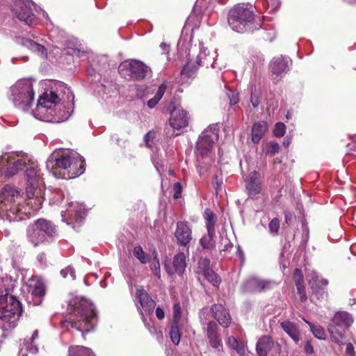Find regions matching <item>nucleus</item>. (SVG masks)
<instances>
[{
	"label": "nucleus",
	"mask_w": 356,
	"mask_h": 356,
	"mask_svg": "<svg viewBox=\"0 0 356 356\" xmlns=\"http://www.w3.org/2000/svg\"><path fill=\"white\" fill-rule=\"evenodd\" d=\"M170 113L169 124L173 129L172 136H178L180 131L188 124V116L186 111L181 107L175 106L173 102H170L167 108Z\"/></svg>",
	"instance_id": "nucleus-14"
},
{
	"label": "nucleus",
	"mask_w": 356,
	"mask_h": 356,
	"mask_svg": "<svg viewBox=\"0 0 356 356\" xmlns=\"http://www.w3.org/2000/svg\"><path fill=\"white\" fill-rule=\"evenodd\" d=\"M228 343L229 344H231L232 346H234L235 344L237 345L238 344V342L236 341V339L234 338V337H229L228 339Z\"/></svg>",
	"instance_id": "nucleus-62"
},
{
	"label": "nucleus",
	"mask_w": 356,
	"mask_h": 356,
	"mask_svg": "<svg viewBox=\"0 0 356 356\" xmlns=\"http://www.w3.org/2000/svg\"><path fill=\"white\" fill-rule=\"evenodd\" d=\"M31 156L23 154H5L0 157V170L5 177H12L25 169Z\"/></svg>",
	"instance_id": "nucleus-9"
},
{
	"label": "nucleus",
	"mask_w": 356,
	"mask_h": 356,
	"mask_svg": "<svg viewBox=\"0 0 356 356\" xmlns=\"http://www.w3.org/2000/svg\"><path fill=\"white\" fill-rule=\"evenodd\" d=\"M166 89L167 86L165 83L161 84L154 96L147 102L148 107L151 108H154L162 98Z\"/></svg>",
	"instance_id": "nucleus-34"
},
{
	"label": "nucleus",
	"mask_w": 356,
	"mask_h": 356,
	"mask_svg": "<svg viewBox=\"0 0 356 356\" xmlns=\"http://www.w3.org/2000/svg\"><path fill=\"white\" fill-rule=\"evenodd\" d=\"M284 217H285V221L287 224H290L292 219H293V215L290 212H284Z\"/></svg>",
	"instance_id": "nucleus-60"
},
{
	"label": "nucleus",
	"mask_w": 356,
	"mask_h": 356,
	"mask_svg": "<svg viewBox=\"0 0 356 356\" xmlns=\"http://www.w3.org/2000/svg\"><path fill=\"white\" fill-rule=\"evenodd\" d=\"M250 102L253 106V107L256 108L260 104V101L259 97L255 93H252L250 97Z\"/></svg>",
	"instance_id": "nucleus-54"
},
{
	"label": "nucleus",
	"mask_w": 356,
	"mask_h": 356,
	"mask_svg": "<svg viewBox=\"0 0 356 356\" xmlns=\"http://www.w3.org/2000/svg\"><path fill=\"white\" fill-rule=\"evenodd\" d=\"M68 353V356H95L90 348L82 346H71Z\"/></svg>",
	"instance_id": "nucleus-32"
},
{
	"label": "nucleus",
	"mask_w": 356,
	"mask_h": 356,
	"mask_svg": "<svg viewBox=\"0 0 356 356\" xmlns=\"http://www.w3.org/2000/svg\"><path fill=\"white\" fill-rule=\"evenodd\" d=\"M298 293L300 295V299L302 302H305L307 299L305 286L304 284L296 286Z\"/></svg>",
	"instance_id": "nucleus-50"
},
{
	"label": "nucleus",
	"mask_w": 356,
	"mask_h": 356,
	"mask_svg": "<svg viewBox=\"0 0 356 356\" xmlns=\"http://www.w3.org/2000/svg\"><path fill=\"white\" fill-rule=\"evenodd\" d=\"M270 232L273 235H277L280 229V220L277 218H274L268 224Z\"/></svg>",
	"instance_id": "nucleus-43"
},
{
	"label": "nucleus",
	"mask_w": 356,
	"mask_h": 356,
	"mask_svg": "<svg viewBox=\"0 0 356 356\" xmlns=\"http://www.w3.org/2000/svg\"><path fill=\"white\" fill-rule=\"evenodd\" d=\"M293 279L296 286L304 284L303 275L300 269H295L293 273Z\"/></svg>",
	"instance_id": "nucleus-47"
},
{
	"label": "nucleus",
	"mask_w": 356,
	"mask_h": 356,
	"mask_svg": "<svg viewBox=\"0 0 356 356\" xmlns=\"http://www.w3.org/2000/svg\"><path fill=\"white\" fill-rule=\"evenodd\" d=\"M221 245H224L222 251H229L232 248V244L230 241L227 238H222L221 239Z\"/></svg>",
	"instance_id": "nucleus-52"
},
{
	"label": "nucleus",
	"mask_w": 356,
	"mask_h": 356,
	"mask_svg": "<svg viewBox=\"0 0 356 356\" xmlns=\"http://www.w3.org/2000/svg\"><path fill=\"white\" fill-rule=\"evenodd\" d=\"M173 323H179L181 318V309L179 302L173 305Z\"/></svg>",
	"instance_id": "nucleus-42"
},
{
	"label": "nucleus",
	"mask_w": 356,
	"mask_h": 356,
	"mask_svg": "<svg viewBox=\"0 0 356 356\" xmlns=\"http://www.w3.org/2000/svg\"><path fill=\"white\" fill-rule=\"evenodd\" d=\"M70 316L63 322V327L74 328L83 335L92 330L97 322V313L93 304L88 300L76 297L68 306Z\"/></svg>",
	"instance_id": "nucleus-2"
},
{
	"label": "nucleus",
	"mask_w": 356,
	"mask_h": 356,
	"mask_svg": "<svg viewBox=\"0 0 356 356\" xmlns=\"http://www.w3.org/2000/svg\"><path fill=\"white\" fill-rule=\"evenodd\" d=\"M25 176L27 181L26 193H40V188L43 184V179L40 176V170L38 169V163L31 156V161L25 168Z\"/></svg>",
	"instance_id": "nucleus-15"
},
{
	"label": "nucleus",
	"mask_w": 356,
	"mask_h": 356,
	"mask_svg": "<svg viewBox=\"0 0 356 356\" xmlns=\"http://www.w3.org/2000/svg\"><path fill=\"white\" fill-rule=\"evenodd\" d=\"M273 346L270 337L264 336L257 343L256 350L259 356H267Z\"/></svg>",
	"instance_id": "nucleus-29"
},
{
	"label": "nucleus",
	"mask_w": 356,
	"mask_h": 356,
	"mask_svg": "<svg viewBox=\"0 0 356 356\" xmlns=\"http://www.w3.org/2000/svg\"><path fill=\"white\" fill-rule=\"evenodd\" d=\"M218 325L214 321H209L207 323V335L218 334Z\"/></svg>",
	"instance_id": "nucleus-48"
},
{
	"label": "nucleus",
	"mask_w": 356,
	"mask_h": 356,
	"mask_svg": "<svg viewBox=\"0 0 356 356\" xmlns=\"http://www.w3.org/2000/svg\"><path fill=\"white\" fill-rule=\"evenodd\" d=\"M213 317L223 327H228L231 323V316L226 308L220 304H214L210 309Z\"/></svg>",
	"instance_id": "nucleus-20"
},
{
	"label": "nucleus",
	"mask_w": 356,
	"mask_h": 356,
	"mask_svg": "<svg viewBox=\"0 0 356 356\" xmlns=\"http://www.w3.org/2000/svg\"><path fill=\"white\" fill-rule=\"evenodd\" d=\"M155 313H156V317L159 320H162V319L164 318V317H165V312H164V311H163V309L162 308H161L159 307H156Z\"/></svg>",
	"instance_id": "nucleus-56"
},
{
	"label": "nucleus",
	"mask_w": 356,
	"mask_h": 356,
	"mask_svg": "<svg viewBox=\"0 0 356 356\" xmlns=\"http://www.w3.org/2000/svg\"><path fill=\"white\" fill-rule=\"evenodd\" d=\"M22 312V305L15 296L8 293L0 296V319L8 322L18 318Z\"/></svg>",
	"instance_id": "nucleus-11"
},
{
	"label": "nucleus",
	"mask_w": 356,
	"mask_h": 356,
	"mask_svg": "<svg viewBox=\"0 0 356 356\" xmlns=\"http://www.w3.org/2000/svg\"><path fill=\"white\" fill-rule=\"evenodd\" d=\"M230 92L232 93V97H229V95L228 94L229 97V103L231 105H234L238 102V96L237 93L232 91H230Z\"/></svg>",
	"instance_id": "nucleus-55"
},
{
	"label": "nucleus",
	"mask_w": 356,
	"mask_h": 356,
	"mask_svg": "<svg viewBox=\"0 0 356 356\" xmlns=\"http://www.w3.org/2000/svg\"><path fill=\"white\" fill-rule=\"evenodd\" d=\"M133 254L142 264H147L149 261V256L145 253L140 246L135 247Z\"/></svg>",
	"instance_id": "nucleus-38"
},
{
	"label": "nucleus",
	"mask_w": 356,
	"mask_h": 356,
	"mask_svg": "<svg viewBox=\"0 0 356 356\" xmlns=\"http://www.w3.org/2000/svg\"><path fill=\"white\" fill-rule=\"evenodd\" d=\"M245 188L249 197L253 198L260 193L261 187L259 181V175L257 172H252L246 181Z\"/></svg>",
	"instance_id": "nucleus-26"
},
{
	"label": "nucleus",
	"mask_w": 356,
	"mask_h": 356,
	"mask_svg": "<svg viewBox=\"0 0 356 356\" xmlns=\"http://www.w3.org/2000/svg\"><path fill=\"white\" fill-rule=\"evenodd\" d=\"M304 321L309 325L310 329L315 337L318 339L323 340L325 339V333L324 330L318 325H314L308 321L304 319Z\"/></svg>",
	"instance_id": "nucleus-36"
},
{
	"label": "nucleus",
	"mask_w": 356,
	"mask_h": 356,
	"mask_svg": "<svg viewBox=\"0 0 356 356\" xmlns=\"http://www.w3.org/2000/svg\"><path fill=\"white\" fill-rule=\"evenodd\" d=\"M345 352L347 356H355L354 346L350 343H346Z\"/></svg>",
	"instance_id": "nucleus-53"
},
{
	"label": "nucleus",
	"mask_w": 356,
	"mask_h": 356,
	"mask_svg": "<svg viewBox=\"0 0 356 356\" xmlns=\"http://www.w3.org/2000/svg\"><path fill=\"white\" fill-rule=\"evenodd\" d=\"M219 129L217 124L209 127L202 132L196 143L197 151L202 156L209 155L213 143L218 139Z\"/></svg>",
	"instance_id": "nucleus-12"
},
{
	"label": "nucleus",
	"mask_w": 356,
	"mask_h": 356,
	"mask_svg": "<svg viewBox=\"0 0 356 356\" xmlns=\"http://www.w3.org/2000/svg\"><path fill=\"white\" fill-rule=\"evenodd\" d=\"M154 258L151 262V269L154 273L156 276H157L159 278L161 277V273H160V263L159 260L157 256V254L156 252H154Z\"/></svg>",
	"instance_id": "nucleus-41"
},
{
	"label": "nucleus",
	"mask_w": 356,
	"mask_h": 356,
	"mask_svg": "<svg viewBox=\"0 0 356 356\" xmlns=\"http://www.w3.org/2000/svg\"><path fill=\"white\" fill-rule=\"evenodd\" d=\"M60 275L63 278H67L68 275L72 280H74L76 278L75 270L71 266H68L64 269L60 270Z\"/></svg>",
	"instance_id": "nucleus-44"
},
{
	"label": "nucleus",
	"mask_w": 356,
	"mask_h": 356,
	"mask_svg": "<svg viewBox=\"0 0 356 356\" xmlns=\"http://www.w3.org/2000/svg\"><path fill=\"white\" fill-rule=\"evenodd\" d=\"M199 268L202 269V274L205 279L214 286H218L220 283V278L209 268V259L204 258L200 260Z\"/></svg>",
	"instance_id": "nucleus-25"
},
{
	"label": "nucleus",
	"mask_w": 356,
	"mask_h": 356,
	"mask_svg": "<svg viewBox=\"0 0 356 356\" xmlns=\"http://www.w3.org/2000/svg\"><path fill=\"white\" fill-rule=\"evenodd\" d=\"M267 130L268 126L266 122H259L254 123L252 128V141L255 144L259 143Z\"/></svg>",
	"instance_id": "nucleus-30"
},
{
	"label": "nucleus",
	"mask_w": 356,
	"mask_h": 356,
	"mask_svg": "<svg viewBox=\"0 0 356 356\" xmlns=\"http://www.w3.org/2000/svg\"><path fill=\"white\" fill-rule=\"evenodd\" d=\"M37 259L41 264H45L47 261L46 254L44 252L38 254Z\"/></svg>",
	"instance_id": "nucleus-58"
},
{
	"label": "nucleus",
	"mask_w": 356,
	"mask_h": 356,
	"mask_svg": "<svg viewBox=\"0 0 356 356\" xmlns=\"http://www.w3.org/2000/svg\"><path fill=\"white\" fill-rule=\"evenodd\" d=\"M209 339V342L210 346L220 350V348L222 347V341L220 337V335L218 334H213V335H209L207 336Z\"/></svg>",
	"instance_id": "nucleus-40"
},
{
	"label": "nucleus",
	"mask_w": 356,
	"mask_h": 356,
	"mask_svg": "<svg viewBox=\"0 0 356 356\" xmlns=\"http://www.w3.org/2000/svg\"><path fill=\"white\" fill-rule=\"evenodd\" d=\"M152 136H153V134L151 131H149L147 134H145V136L144 137V140L147 147H150V145L149 144V140L151 138H152Z\"/></svg>",
	"instance_id": "nucleus-61"
},
{
	"label": "nucleus",
	"mask_w": 356,
	"mask_h": 356,
	"mask_svg": "<svg viewBox=\"0 0 356 356\" xmlns=\"http://www.w3.org/2000/svg\"><path fill=\"white\" fill-rule=\"evenodd\" d=\"M35 92L31 80L23 79L10 88L8 99L19 109L26 111L34 101Z\"/></svg>",
	"instance_id": "nucleus-7"
},
{
	"label": "nucleus",
	"mask_w": 356,
	"mask_h": 356,
	"mask_svg": "<svg viewBox=\"0 0 356 356\" xmlns=\"http://www.w3.org/2000/svg\"><path fill=\"white\" fill-rule=\"evenodd\" d=\"M350 150H353L355 153L353 154L354 156L355 157L356 159V147L355 148L352 147H350L349 148Z\"/></svg>",
	"instance_id": "nucleus-64"
},
{
	"label": "nucleus",
	"mask_w": 356,
	"mask_h": 356,
	"mask_svg": "<svg viewBox=\"0 0 356 356\" xmlns=\"http://www.w3.org/2000/svg\"><path fill=\"white\" fill-rule=\"evenodd\" d=\"M275 285V282L252 277L243 284L241 289L244 293L262 292L271 289Z\"/></svg>",
	"instance_id": "nucleus-17"
},
{
	"label": "nucleus",
	"mask_w": 356,
	"mask_h": 356,
	"mask_svg": "<svg viewBox=\"0 0 356 356\" xmlns=\"http://www.w3.org/2000/svg\"><path fill=\"white\" fill-rule=\"evenodd\" d=\"M70 109L69 90L60 82L47 89L39 97L36 108L32 113L40 120L59 123L69 118Z\"/></svg>",
	"instance_id": "nucleus-1"
},
{
	"label": "nucleus",
	"mask_w": 356,
	"mask_h": 356,
	"mask_svg": "<svg viewBox=\"0 0 356 356\" xmlns=\"http://www.w3.org/2000/svg\"><path fill=\"white\" fill-rule=\"evenodd\" d=\"M286 131V126L282 122H277L275 125L273 134L276 137H282L284 135Z\"/></svg>",
	"instance_id": "nucleus-46"
},
{
	"label": "nucleus",
	"mask_w": 356,
	"mask_h": 356,
	"mask_svg": "<svg viewBox=\"0 0 356 356\" xmlns=\"http://www.w3.org/2000/svg\"><path fill=\"white\" fill-rule=\"evenodd\" d=\"M136 298L140 305V308L138 307V309L140 312L143 321L145 322V316L152 314L156 303L154 300L149 297L147 292L142 288L137 289Z\"/></svg>",
	"instance_id": "nucleus-18"
},
{
	"label": "nucleus",
	"mask_w": 356,
	"mask_h": 356,
	"mask_svg": "<svg viewBox=\"0 0 356 356\" xmlns=\"http://www.w3.org/2000/svg\"><path fill=\"white\" fill-rule=\"evenodd\" d=\"M21 43L27 47L28 48L31 49L32 51H37L40 55L46 56L47 55V50L44 48V46L38 44L35 42L34 41L29 40V39H25V38H21Z\"/></svg>",
	"instance_id": "nucleus-33"
},
{
	"label": "nucleus",
	"mask_w": 356,
	"mask_h": 356,
	"mask_svg": "<svg viewBox=\"0 0 356 356\" xmlns=\"http://www.w3.org/2000/svg\"><path fill=\"white\" fill-rule=\"evenodd\" d=\"M179 323H172L170 331V336L171 338V340L172 343L175 345H178L180 342V332L179 330L178 327Z\"/></svg>",
	"instance_id": "nucleus-39"
},
{
	"label": "nucleus",
	"mask_w": 356,
	"mask_h": 356,
	"mask_svg": "<svg viewBox=\"0 0 356 356\" xmlns=\"http://www.w3.org/2000/svg\"><path fill=\"white\" fill-rule=\"evenodd\" d=\"M210 60L207 61V59L205 58V54L202 52L197 56V66L195 65V64L193 63L191 60H189L184 66L183 69L181 71V74L182 76H185L187 78L192 77L195 74L199 66L204 65L208 66Z\"/></svg>",
	"instance_id": "nucleus-24"
},
{
	"label": "nucleus",
	"mask_w": 356,
	"mask_h": 356,
	"mask_svg": "<svg viewBox=\"0 0 356 356\" xmlns=\"http://www.w3.org/2000/svg\"><path fill=\"white\" fill-rule=\"evenodd\" d=\"M203 216L206 222L207 232L210 234L216 233V216L210 209L207 208L204 210Z\"/></svg>",
	"instance_id": "nucleus-31"
},
{
	"label": "nucleus",
	"mask_w": 356,
	"mask_h": 356,
	"mask_svg": "<svg viewBox=\"0 0 356 356\" xmlns=\"http://www.w3.org/2000/svg\"><path fill=\"white\" fill-rule=\"evenodd\" d=\"M46 167L55 177L66 179L79 177L85 171L83 157L68 150L52 154L47 161Z\"/></svg>",
	"instance_id": "nucleus-3"
},
{
	"label": "nucleus",
	"mask_w": 356,
	"mask_h": 356,
	"mask_svg": "<svg viewBox=\"0 0 356 356\" xmlns=\"http://www.w3.org/2000/svg\"><path fill=\"white\" fill-rule=\"evenodd\" d=\"M160 48L161 49L163 54H168L169 53V46L166 43H165V42L161 43Z\"/></svg>",
	"instance_id": "nucleus-59"
},
{
	"label": "nucleus",
	"mask_w": 356,
	"mask_h": 356,
	"mask_svg": "<svg viewBox=\"0 0 356 356\" xmlns=\"http://www.w3.org/2000/svg\"><path fill=\"white\" fill-rule=\"evenodd\" d=\"M280 326L296 344L299 343L300 331L298 325L289 321H285L280 323Z\"/></svg>",
	"instance_id": "nucleus-28"
},
{
	"label": "nucleus",
	"mask_w": 356,
	"mask_h": 356,
	"mask_svg": "<svg viewBox=\"0 0 356 356\" xmlns=\"http://www.w3.org/2000/svg\"><path fill=\"white\" fill-rule=\"evenodd\" d=\"M173 197L175 199H179L181 197L182 193V186L179 182H175L173 184Z\"/></svg>",
	"instance_id": "nucleus-49"
},
{
	"label": "nucleus",
	"mask_w": 356,
	"mask_h": 356,
	"mask_svg": "<svg viewBox=\"0 0 356 356\" xmlns=\"http://www.w3.org/2000/svg\"><path fill=\"white\" fill-rule=\"evenodd\" d=\"M36 5L32 0H17L13 8L16 17L26 24L32 26L36 24L35 16L33 13Z\"/></svg>",
	"instance_id": "nucleus-13"
},
{
	"label": "nucleus",
	"mask_w": 356,
	"mask_h": 356,
	"mask_svg": "<svg viewBox=\"0 0 356 356\" xmlns=\"http://www.w3.org/2000/svg\"><path fill=\"white\" fill-rule=\"evenodd\" d=\"M38 337V330H35L31 338V343L29 344V341L24 339V345L26 346V349L31 353L35 354L38 351V348L36 345L34 344V340Z\"/></svg>",
	"instance_id": "nucleus-37"
},
{
	"label": "nucleus",
	"mask_w": 356,
	"mask_h": 356,
	"mask_svg": "<svg viewBox=\"0 0 356 356\" xmlns=\"http://www.w3.org/2000/svg\"><path fill=\"white\" fill-rule=\"evenodd\" d=\"M291 60L289 57L280 56L272 59L270 68L273 74L282 75L289 70Z\"/></svg>",
	"instance_id": "nucleus-22"
},
{
	"label": "nucleus",
	"mask_w": 356,
	"mask_h": 356,
	"mask_svg": "<svg viewBox=\"0 0 356 356\" xmlns=\"http://www.w3.org/2000/svg\"><path fill=\"white\" fill-rule=\"evenodd\" d=\"M172 265V267H169L165 265L166 271L170 275L175 273H177L179 275H182L184 274L186 267V255L184 252H179L175 255Z\"/></svg>",
	"instance_id": "nucleus-23"
},
{
	"label": "nucleus",
	"mask_w": 356,
	"mask_h": 356,
	"mask_svg": "<svg viewBox=\"0 0 356 356\" xmlns=\"http://www.w3.org/2000/svg\"><path fill=\"white\" fill-rule=\"evenodd\" d=\"M280 150V145L277 143L270 141L266 147V153L267 154L275 155L278 153Z\"/></svg>",
	"instance_id": "nucleus-45"
},
{
	"label": "nucleus",
	"mask_w": 356,
	"mask_h": 356,
	"mask_svg": "<svg viewBox=\"0 0 356 356\" xmlns=\"http://www.w3.org/2000/svg\"><path fill=\"white\" fill-rule=\"evenodd\" d=\"M23 198L20 191L11 185L5 186L0 192V215L9 221L23 220L20 213Z\"/></svg>",
	"instance_id": "nucleus-5"
},
{
	"label": "nucleus",
	"mask_w": 356,
	"mask_h": 356,
	"mask_svg": "<svg viewBox=\"0 0 356 356\" xmlns=\"http://www.w3.org/2000/svg\"><path fill=\"white\" fill-rule=\"evenodd\" d=\"M84 213H85V212L83 211H76V213H75L76 218H78V216H81V214H84Z\"/></svg>",
	"instance_id": "nucleus-63"
},
{
	"label": "nucleus",
	"mask_w": 356,
	"mask_h": 356,
	"mask_svg": "<svg viewBox=\"0 0 356 356\" xmlns=\"http://www.w3.org/2000/svg\"><path fill=\"white\" fill-rule=\"evenodd\" d=\"M118 70L120 75L125 79L140 81L145 78L149 68L140 60H131L122 62Z\"/></svg>",
	"instance_id": "nucleus-10"
},
{
	"label": "nucleus",
	"mask_w": 356,
	"mask_h": 356,
	"mask_svg": "<svg viewBox=\"0 0 356 356\" xmlns=\"http://www.w3.org/2000/svg\"><path fill=\"white\" fill-rule=\"evenodd\" d=\"M308 278L309 284L315 295L317 296L319 294L320 296L323 297L325 293L323 287L328 284V280L326 279H319V276L316 272H312L309 274Z\"/></svg>",
	"instance_id": "nucleus-27"
},
{
	"label": "nucleus",
	"mask_w": 356,
	"mask_h": 356,
	"mask_svg": "<svg viewBox=\"0 0 356 356\" xmlns=\"http://www.w3.org/2000/svg\"><path fill=\"white\" fill-rule=\"evenodd\" d=\"M353 316L347 312L341 311L334 314L327 325V331L332 341L339 346L343 345L345 332L353 323Z\"/></svg>",
	"instance_id": "nucleus-8"
},
{
	"label": "nucleus",
	"mask_w": 356,
	"mask_h": 356,
	"mask_svg": "<svg viewBox=\"0 0 356 356\" xmlns=\"http://www.w3.org/2000/svg\"><path fill=\"white\" fill-rule=\"evenodd\" d=\"M222 179L216 176L213 180V186L218 193L222 188Z\"/></svg>",
	"instance_id": "nucleus-51"
},
{
	"label": "nucleus",
	"mask_w": 356,
	"mask_h": 356,
	"mask_svg": "<svg viewBox=\"0 0 356 356\" xmlns=\"http://www.w3.org/2000/svg\"><path fill=\"white\" fill-rule=\"evenodd\" d=\"M175 236L180 245L186 246L188 245L192 239V231L187 222L183 221L177 222Z\"/></svg>",
	"instance_id": "nucleus-19"
},
{
	"label": "nucleus",
	"mask_w": 356,
	"mask_h": 356,
	"mask_svg": "<svg viewBox=\"0 0 356 356\" xmlns=\"http://www.w3.org/2000/svg\"><path fill=\"white\" fill-rule=\"evenodd\" d=\"M305 350L307 354L311 355L314 353V348L312 343L307 341L305 346Z\"/></svg>",
	"instance_id": "nucleus-57"
},
{
	"label": "nucleus",
	"mask_w": 356,
	"mask_h": 356,
	"mask_svg": "<svg viewBox=\"0 0 356 356\" xmlns=\"http://www.w3.org/2000/svg\"><path fill=\"white\" fill-rule=\"evenodd\" d=\"M254 6L251 3H241L229 10L227 22L230 28L238 33L252 32L261 28L257 20Z\"/></svg>",
	"instance_id": "nucleus-4"
},
{
	"label": "nucleus",
	"mask_w": 356,
	"mask_h": 356,
	"mask_svg": "<svg viewBox=\"0 0 356 356\" xmlns=\"http://www.w3.org/2000/svg\"><path fill=\"white\" fill-rule=\"evenodd\" d=\"M58 236L56 226L44 218L38 219L26 229V238L33 247L51 243Z\"/></svg>",
	"instance_id": "nucleus-6"
},
{
	"label": "nucleus",
	"mask_w": 356,
	"mask_h": 356,
	"mask_svg": "<svg viewBox=\"0 0 356 356\" xmlns=\"http://www.w3.org/2000/svg\"><path fill=\"white\" fill-rule=\"evenodd\" d=\"M216 233H208L207 234L202 236L200 240V243L204 249H213L215 247L216 242L214 238Z\"/></svg>",
	"instance_id": "nucleus-35"
},
{
	"label": "nucleus",
	"mask_w": 356,
	"mask_h": 356,
	"mask_svg": "<svg viewBox=\"0 0 356 356\" xmlns=\"http://www.w3.org/2000/svg\"><path fill=\"white\" fill-rule=\"evenodd\" d=\"M40 193L38 194L36 192H32L31 193H26L28 200L26 203V205L22 206L20 211V213L24 214L22 215L23 220L29 218L32 214H34L40 209L43 202V191L42 188H40Z\"/></svg>",
	"instance_id": "nucleus-16"
},
{
	"label": "nucleus",
	"mask_w": 356,
	"mask_h": 356,
	"mask_svg": "<svg viewBox=\"0 0 356 356\" xmlns=\"http://www.w3.org/2000/svg\"><path fill=\"white\" fill-rule=\"evenodd\" d=\"M29 291L33 297V304L38 305L42 302V299L45 294V287L42 280L33 277L29 281Z\"/></svg>",
	"instance_id": "nucleus-21"
}]
</instances>
